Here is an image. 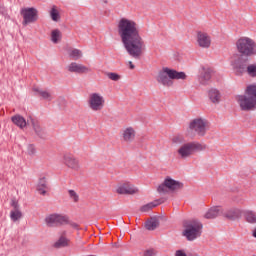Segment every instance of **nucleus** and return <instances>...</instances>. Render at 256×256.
I'll use <instances>...</instances> for the list:
<instances>
[{
  "label": "nucleus",
  "instance_id": "nucleus-1",
  "mask_svg": "<svg viewBox=\"0 0 256 256\" xmlns=\"http://www.w3.org/2000/svg\"><path fill=\"white\" fill-rule=\"evenodd\" d=\"M117 31L128 55L133 59H141L146 46L139 30V24L134 20L121 18L117 25Z\"/></svg>",
  "mask_w": 256,
  "mask_h": 256
},
{
  "label": "nucleus",
  "instance_id": "nucleus-2",
  "mask_svg": "<svg viewBox=\"0 0 256 256\" xmlns=\"http://www.w3.org/2000/svg\"><path fill=\"white\" fill-rule=\"evenodd\" d=\"M173 79H181L182 81H185V79H187V74H185V72H178L177 70L164 67L156 76V81L164 87H173Z\"/></svg>",
  "mask_w": 256,
  "mask_h": 256
},
{
  "label": "nucleus",
  "instance_id": "nucleus-3",
  "mask_svg": "<svg viewBox=\"0 0 256 256\" xmlns=\"http://www.w3.org/2000/svg\"><path fill=\"white\" fill-rule=\"evenodd\" d=\"M241 111H253L256 107V85H250L246 88L244 95L237 97Z\"/></svg>",
  "mask_w": 256,
  "mask_h": 256
},
{
  "label": "nucleus",
  "instance_id": "nucleus-4",
  "mask_svg": "<svg viewBox=\"0 0 256 256\" xmlns=\"http://www.w3.org/2000/svg\"><path fill=\"white\" fill-rule=\"evenodd\" d=\"M236 49L242 57V59H248L247 57H253L256 55V44L255 41L249 37H241L236 42Z\"/></svg>",
  "mask_w": 256,
  "mask_h": 256
},
{
  "label": "nucleus",
  "instance_id": "nucleus-5",
  "mask_svg": "<svg viewBox=\"0 0 256 256\" xmlns=\"http://www.w3.org/2000/svg\"><path fill=\"white\" fill-rule=\"evenodd\" d=\"M183 235L188 241H195L203 233V224L199 220H186L183 222Z\"/></svg>",
  "mask_w": 256,
  "mask_h": 256
},
{
  "label": "nucleus",
  "instance_id": "nucleus-6",
  "mask_svg": "<svg viewBox=\"0 0 256 256\" xmlns=\"http://www.w3.org/2000/svg\"><path fill=\"white\" fill-rule=\"evenodd\" d=\"M249 59H243V57H238L233 61L232 66L236 75H243L247 73L250 77H256V64L248 65Z\"/></svg>",
  "mask_w": 256,
  "mask_h": 256
},
{
  "label": "nucleus",
  "instance_id": "nucleus-7",
  "mask_svg": "<svg viewBox=\"0 0 256 256\" xmlns=\"http://www.w3.org/2000/svg\"><path fill=\"white\" fill-rule=\"evenodd\" d=\"M205 147L199 142H187L180 146L177 150L181 159H189L197 151H203Z\"/></svg>",
  "mask_w": 256,
  "mask_h": 256
},
{
  "label": "nucleus",
  "instance_id": "nucleus-8",
  "mask_svg": "<svg viewBox=\"0 0 256 256\" xmlns=\"http://www.w3.org/2000/svg\"><path fill=\"white\" fill-rule=\"evenodd\" d=\"M179 189H183V183L167 177L164 182L158 186L157 191L160 195H167L169 191H179Z\"/></svg>",
  "mask_w": 256,
  "mask_h": 256
},
{
  "label": "nucleus",
  "instance_id": "nucleus-9",
  "mask_svg": "<svg viewBox=\"0 0 256 256\" xmlns=\"http://www.w3.org/2000/svg\"><path fill=\"white\" fill-rule=\"evenodd\" d=\"M45 223L47 227H61L69 223V216L59 213H53L46 216Z\"/></svg>",
  "mask_w": 256,
  "mask_h": 256
},
{
  "label": "nucleus",
  "instance_id": "nucleus-10",
  "mask_svg": "<svg viewBox=\"0 0 256 256\" xmlns=\"http://www.w3.org/2000/svg\"><path fill=\"white\" fill-rule=\"evenodd\" d=\"M189 127L192 131H195L199 137H205L207 133V120L196 118L190 123Z\"/></svg>",
  "mask_w": 256,
  "mask_h": 256
},
{
  "label": "nucleus",
  "instance_id": "nucleus-11",
  "mask_svg": "<svg viewBox=\"0 0 256 256\" xmlns=\"http://www.w3.org/2000/svg\"><path fill=\"white\" fill-rule=\"evenodd\" d=\"M88 105L92 111H101L105 105V99L99 93H92L89 96Z\"/></svg>",
  "mask_w": 256,
  "mask_h": 256
},
{
  "label": "nucleus",
  "instance_id": "nucleus-12",
  "mask_svg": "<svg viewBox=\"0 0 256 256\" xmlns=\"http://www.w3.org/2000/svg\"><path fill=\"white\" fill-rule=\"evenodd\" d=\"M50 189L51 187H49V180H47V177H45L44 175H41L36 184V191L38 195H42V197H45L49 195Z\"/></svg>",
  "mask_w": 256,
  "mask_h": 256
},
{
  "label": "nucleus",
  "instance_id": "nucleus-13",
  "mask_svg": "<svg viewBox=\"0 0 256 256\" xmlns=\"http://www.w3.org/2000/svg\"><path fill=\"white\" fill-rule=\"evenodd\" d=\"M63 161H64V165H66V167H68V169H72L73 171H79V169H81L79 160L71 154L64 155Z\"/></svg>",
  "mask_w": 256,
  "mask_h": 256
},
{
  "label": "nucleus",
  "instance_id": "nucleus-14",
  "mask_svg": "<svg viewBox=\"0 0 256 256\" xmlns=\"http://www.w3.org/2000/svg\"><path fill=\"white\" fill-rule=\"evenodd\" d=\"M222 217H225L228 221H237L243 217V210L239 208H232L226 211L223 210Z\"/></svg>",
  "mask_w": 256,
  "mask_h": 256
},
{
  "label": "nucleus",
  "instance_id": "nucleus-15",
  "mask_svg": "<svg viewBox=\"0 0 256 256\" xmlns=\"http://www.w3.org/2000/svg\"><path fill=\"white\" fill-rule=\"evenodd\" d=\"M196 41L198 47H201L202 49H209L211 47V36L205 32H198Z\"/></svg>",
  "mask_w": 256,
  "mask_h": 256
},
{
  "label": "nucleus",
  "instance_id": "nucleus-16",
  "mask_svg": "<svg viewBox=\"0 0 256 256\" xmlns=\"http://www.w3.org/2000/svg\"><path fill=\"white\" fill-rule=\"evenodd\" d=\"M67 69L70 73H76L78 75H83V73H90L91 71L89 67L77 62H71Z\"/></svg>",
  "mask_w": 256,
  "mask_h": 256
},
{
  "label": "nucleus",
  "instance_id": "nucleus-17",
  "mask_svg": "<svg viewBox=\"0 0 256 256\" xmlns=\"http://www.w3.org/2000/svg\"><path fill=\"white\" fill-rule=\"evenodd\" d=\"M10 205L13 208L10 212V219H11V221H14V223H15L23 217V213L21 212V209L19 208V202H17L15 199L11 200Z\"/></svg>",
  "mask_w": 256,
  "mask_h": 256
},
{
  "label": "nucleus",
  "instance_id": "nucleus-18",
  "mask_svg": "<svg viewBox=\"0 0 256 256\" xmlns=\"http://www.w3.org/2000/svg\"><path fill=\"white\" fill-rule=\"evenodd\" d=\"M138 192L139 189L131 184H123L117 188V193H119V195H135V193Z\"/></svg>",
  "mask_w": 256,
  "mask_h": 256
},
{
  "label": "nucleus",
  "instance_id": "nucleus-19",
  "mask_svg": "<svg viewBox=\"0 0 256 256\" xmlns=\"http://www.w3.org/2000/svg\"><path fill=\"white\" fill-rule=\"evenodd\" d=\"M223 216V208L215 206L210 208L204 215L205 219H217V217Z\"/></svg>",
  "mask_w": 256,
  "mask_h": 256
},
{
  "label": "nucleus",
  "instance_id": "nucleus-20",
  "mask_svg": "<svg viewBox=\"0 0 256 256\" xmlns=\"http://www.w3.org/2000/svg\"><path fill=\"white\" fill-rule=\"evenodd\" d=\"M33 91L36 97H41L44 101H53V94H51V92L35 87L33 88Z\"/></svg>",
  "mask_w": 256,
  "mask_h": 256
},
{
  "label": "nucleus",
  "instance_id": "nucleus-21",
  "mask_svg": "<svg viewBox=\"0 0 256 256\" xmlns=\"http://www.w3.org/2000/svg\"><path fill=\"white\" fill-rule=\"evenodd\" d=\"M20 13L24 19L23 25H29L33 22V8H23Z\"/></svg>",
  "mask_w": 256,
  "mask_h": 256
},
{
  "label": "nucleus",
  "instance_id": "nucleus-22",
  "mask_svg": "<svg viewBox=\"0 0 256 256\" xmlns=\"http://www.w3.org/2000/svg\"><path fill=\"white\" fill-rule=\"evenodd\" d=\"M165 203V200L163 199H158V200H155L153 202H150L146 205H143L141 208H140V211L142 213H149V211H151V209H155V207H158V205H161Z\"/></svg>",
  "mask_w": 256,
  "mask_h": 256
},
{
  "label": "nucleus",
  "instance_id": "nucleus-23",
  "mask_svg": "<svg viewBox=\"0 0 256 256\" xmlns=\"http://www.w3.org/2000/svg\"><path fill=\"white\" fill-rule=\"evenodd\" d=\"M208 97H209L210 101H212L213 103H215V104L220 103L221 92H219V90H217L215 88H212L208 92Z\"/></svg>",
  "mask_w": 256,
  "mask_h": 256
},
{
  "label": "nucleus",
  "instance_id": "nucleus-24",
  "mask_svg": "<svg viewBox=\"0 0 256 256\" xmlns=\"http://www.w3.org/2000/svg\"><path fill=\"white\" fill-rule=\"evenodd\" d=\"M33 127L35 135L36 137H38V139H47V133L45 132L43 127H41V124H39V122H34Z\"/></svg>",
  "mask_w": 256,
  "mask_h": 256
},
{
  "label": "nucleus",
  "instance_id": "nucleus-25",
  "mask_svg": "<svg viewBox=\"0 0 256 256\" xmlns=\"http://www.w3.org/2000/svg\"><path fill=\"white\" fill-rule=\"evenodd\" d=\"M242 215H244L245 221H247V223L255 225V223H256V213H255V211L245 210V211H242Z\"/></svg>",
  "mask_w": 256,
  "mask_h": 256
},
{
  "label": "nucleus",
  "instance_id": "nucleus-26",
  "mask_svg": "<svg viewBox=\"0 0 256 256\" xmlns=\"http://www.w3.org/2000/svg\"><path fill=\"white\" fill-rule=\"evenodd\" d=\"M12 123L16 125L17 127H20V129H23L27 126V121H25V118L21 115H14L11 117Z\"/></svg>",
  "mask_w": 256,
  "mask_h": 256
},
{
  "label": "nucleus",
  "instance_id": "nucleus-27",
  "mask_svg": "<svg viewBox=\"0 0 256 256\" xmlns=\"http://www.w3.org/2000/svg\"><path fill=\"white\" fill-rule=\"evenodd\" d=\"M211 73H213L211 69H204L199 78L201 85H207L211 81Z\"/></svg>",
  "mask_w": 256,
  "mask_h": 256
},
{
  "label": "nucleus",
  "instance_id": "nucleus-28",
  "mask_svg": "<svg viewBox=\"0 0 256 256\" xmlns=\"http://www.w3.org/2000/svg\"><path fill=\"white\" fill-rule=\"evenodd\" d=\"M135 139V130L131 127H128L123 132V140L127 143H131Z\"/></svg>",
  "mask_w": 256,
  "mask_h": 256
},
{
  "label": "nucleus",
  "instance_id": "nucleus-29",
  "mask_svg": "<svg viewBox=\"0 0 256 256\" xmlns=\"http://www.w3.org/2000/svg\"><path fill=\"white\" fill-rule=\"evenodd\" d=\"M159 219L156 217L150 218V220L146 221L145 227L148 231H155L157 227H159Z\"/></svg>",
  "mask_w": 256,
  "mask_h": 256
},
{
  "label": "nucleus",
  "instance_id": "nucleus-30",
  "mask_svg": "<svg viewBox=\"0 0 256 256\" xmlns=\"http://www.w3.org/2000/svg\"><path fill=\"white\" fill-rule=\"evenodd\" d=\"M55 249H61L63 247H69V239L65 238V236H61L55 243Z\"/></svg>",
  "mask_w": 256,
  "mask_h": 256
},
{
  "label": "nucleus",
  "instance_id": "nucleus-31",
  "mask_svg": "<svg viewBox=\"0 0 256 256\" xmlns=\"http://www.w3.org/2000/svg\"><path fill=\"white\" fill-rule=\"evenodd\" d=\"M50 17L52 21H55L56 23L60 21L61 15L59 14V10H57V6H53L50 10Z\"/></svg>",
  "mask_w": 256,
  "mask_h": 256
},
{
  "label": "nucleus",
  "instance_id": "nucleus-32",
  "mask_svg": "<svg viewBox=\"0 0 256 256\" xmlns=\"http://www.w3.org/2000/svg\"><path fill=\"white\" fill-rule=\"evenodd\" d=\"M60 40H61V30L54 29L51 32V41H52V43H59Z\"/></svg>",
  "mask_w": 256,
  "mask_h": 256
},
{
  "label": "nucleus",
  "instance_id": "nucleus-33",
  "mask_svg": "<svg viewBox=\"0 0 256 256\" xmlns=\"http://www.w3.org/2000/svg\"><path fill=\"white\" fill-rule=\"evenodd\" d=\"M173 145H185V137L182 135H176L172 138Z\"/></svg>",
  "mask_w": 256,
  "mask_h": 256
},
{
  "label": "nucleus",
  "instance_id": "nucleus-34",
  "mask_svg": "<svg viewBox=\"0 0 256 256\" xmlns=\"http://www.w3.org/2000/svg\"><path fill=\"white\" fill-rule=\"evenodd\" d=\"M82 55L83 54L81 53V50H79V49H73L69 53V56L72 57L74 59V61H77L78 59H81Z\"/></svg>",
  "mask_w": 256,
  "mask_h": 256
},
{
  "label": "nucleus",
  "instance_id": "nucleus-35",
  "mask_svg": "<svg viewBox=\"0 0 256 256\" xmlns=\"http://www.w3.org/2000/svg\"><path fill=\"white\" fill-rule=\"evenodd\" d=\"M106 77H108V79L111 81H119V79H121V76L115 72L106 73Z\"/></svg>",
  "mask_w": 256,
  "mask_h": 256
},
{
  "label": "nucleus",
  "instance_id": "nucleus-36",
  "mask_svg": "<svg viewBox=\"0 0 256 256\" xmlns=\"http://www.w3.org/2000/svg\"><path fill=\"white\" fill-rule=\"evenodd\" d=\"M69 197L73 199L74 203L79 202V195L75 190H68Z\"/></svg>",
  "mask_w": 256,
  "mask_h": 256
},
{
  "label": "nucleus",
  "instance_id": "nucleus-37",
  "mask_svg": "<svg viewBox=\"0 0 256 256\" xmlns=\"http://www.w3.org/2000/svg\"><path fill=\"white\" fill-rule=\"evenodd\" d=\"M144 256H155V250L148 249L144 252Z\"/></svg>",
  "mask_w": 256,
  "mask_h": 256
},
{
  "label": "nucleus",
  "instance_id": "nucleus-38",
  "mask_svg": "<svg viewBox=\"0 0 256 256\" xmlns=\"http://www.w3.org/2000/svg\"><path fill=\"white\" fill-rule=\"evenodd\" d=\"M174 256H189V254L187 255V253H185V250H177Z\"/></svg>",
  "mask_w": 256,
  "mask_h": 256
},
{
  "label": "nucleus",
  "instance_id": "nucleus-39",
  "mask_svg": "<svg viewBox=\"0 0 256 256\" xmlns=\"http://www.w3.org/2000/svg\"><path fill=\"white\" fill-rule=\"evenodd\" d=\"M38 13L37 9L33 8V21H37V19H39Z\"/></svg>",
  "mask_w": 256,
  "mask_h": 256
},
{
  "label": "nucleus",
  "instance_id": "nucleus-40",
  "mask_svg": "<svg viewBox=\"0 0 256 256\" xmlns=\"http://www.w3.org/2000/svg\"><path fill=\"white\" fill-rule=\"evenodd\" d=\"M67 225L72 226L73 229H79V224H77L75 222H69Z\"/></svg>",
  "mask_w": 256,
  "mask_h": 256
},
{
  "label": "nucleus",
  "instance_id": "nucleus-41",
  "mask_svg": "<svg viewBox=\"0 0 256 256\" xmlns=\"http://www.w3.org/2000/svg\"><path fill=\"white\" fill-rule=\"evenodd\" d=\"M128 63H129L130 69H135V66L133 65V62H132V61H129Z\"/></svg>",
  "mask_w": 256,
  "mask_h": 256
},
{
  "label": "nucleus",
  "instance_id": "nucleus-42",
  "mask_svg": "<svg viewBox=\"0 0 256 256\" xmlns=\"http://www.w3.org/2000/svg\"><path fill=\"white\" fill-rule=\"evenodd\" d=\"M252 235H253V237H255V239H256V227L254 228V230H253V232H252Z\"/></svg>",
  "mask_w": 256,
  "mask_h": 256
},
{
  "label": "nucleus",
  "instance_id": "nucleus-43",
  "mask_svg": "<svg viewBox=\"0 0 256 256\" xmlns=\"http://www.w3.org/2000/svg\"><path fill=\"white\" fill-rule=\"evenodd\" d=\"M1 9H3V6H1V4H0V11H1Z\"/></svg>",
  "mask_w": 256,
  "mask_h": 256
}]
</instances>
